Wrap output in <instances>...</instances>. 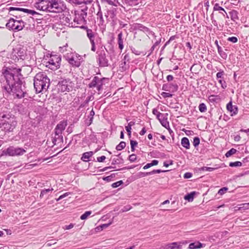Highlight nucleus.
Listing matches in <instances>:
<instances>
[{
	"mask_svg": "<svg viewBox=\"0 0 249 249\" xmlns=\"http://www.w3.org/2000/svg\"><path fill=\"white\" fill-rule=\"evenodd\" d=\"M181 247V246L178 245V243L173 242L171 244L167 245L166 246V249H179Z\"/></svg>",
	"mask_w": 249,
	"mask_h": 249,
	"instance_id": "nucleus-27",
	"label": "nucleus"
},
{
	"mask_svg": "<svg viewBox=\"0 0 249 249\" xmlns=\"http://www.w3.org/2000/svg\"><path fill=\"white\" fill-rule=\"evenodd\" d=\"M227 40L229 41H231L232 43H236L237 42L238 39L236 37L232 36L228 37Z\"/></svg>",
	"mask_w": 249,
	"mask_h": 249,
	"instance_id": "nucleus-49",
	"label": "nucleus"
},
{
	"mask_svg": "<svg viewBox=\"0 0 249 249\" xmlns=\"http://www.w3.org/2000/svg\"><path fill=\"white\" fill-rule=\"evenodd\" d=\"M161 94L164 98L172 97L173 96V95L169 92H163Z\"/></svg>",
	"mask_w": 249,
	"mask_h": 249,
	"instance_id": "nucleus-50",
	"label": "nucleus"
},
{
	"mask_svg": "<svg viewBox=\"0 0 249 249\" xmlns=\"http://www.w3.org/2000/svg\"><path fill=\"white\" fill-rule=\"evenodd\" d=\"M227 109L230 111L231 112H232L233 114H236L238 111V108L236 106H233L231 102H230L227 105Z\"/></svg>",
	"mask_w": 249,
	"mask_h": 249,
	"instance_id": "nucleus-20",
	"label": "nucleus"
},
{
	"mask_svg": "<svg viewBox=\"0 0 249 249\" xmlns=\"http://www.w3.org/2000/svg\"><path fill=\"white\" fill-rule=\"evenodd\" d=\"M49 12L53 13L61 12L65 9L63 2L58 0H51Z\"/></svg>",
	"mask_w": 249,
	"mask_h": 249,
	"instance_id": "nucleus-12",
	"label": "nucleus"
},
{
	"mask_svg": "<svg viewBox=\"0 0 249 249\" xmlns=\"http://www.w3.org/2000/svg\"><path fill=\"white\" fill-rule=\"evenodd\" d=\"M123 34L120 33L118 35V44L119 45V48L121 50H122L124 48L123 45V39L122 38Z\"/></svg>",
	"mask_w": 249,
	"mask_h": 249,
	"instance_id": "nucleus-28",
	"label": "nucleus"
},
{
	"mask_svg": "<svg viewBox=\"0 0 249 249\" xmlns=\"http://www.w3.org/2000/svg\"><path fill=\"white\" fill-rule=\"evenodd\" d=\"M218 82L221 85L222 87L224 89L225 87H224V84H225V81L222 79H220L218 80Z\"/></svg>",
	"mask_w": 249,
	"mask_h": 249,
	"instance_id": "nucleus-62",
	"label": "nucleus"
},
{
	"mask_svg": "<svg viewBox=\"0 0 249 249\" xmlns=\"http://www.w3.org/2000/svg\"><path fill=\"white\" fill-rule=\"evenodd\" d=\"M14 10L22 11L24 13H26L28 14H31L32 15H34L36 13V12L34 10H29V9H24V8H16V7H11L9 8L10 11H14Z\"/></svg>",
	"mask_w": 249,
	"mask_h": 249,
	"instance_id": "nucleus-17",
	"label": "nucleus"
},
{
	"mask_svg": "<svg viewBox=\"0 0 249 249\" xmlns=\"http://www.w3.org/2000/svg\"><path fill=\"white\" fill-rule=\"evenodd\" d=\"M204 247V244H202L201 243L199 242V241L192 243L190 244L189 246V249H200L201 248H203Z\"/></svg>",
	"mask_w": 249,
	"mask_h": 249,
	"instance_id": "nucleus-19",
	"label": "nucleus"
},
{
	"mask_svg": "<svg viewBox=\"0 0 249 249\" xmlns=\"http://www.w3.org/2000/svg\"><path fill=\"white\" fill-rule=\"evenodd\" d=\"M67 125V121H61L58 124H57L55 129L54 133L55 136L53 140V142L54 144H56V142L57 140L62 142L63 141V136H62V132L65 130L66 126Z\"/></svg>",
	"mask_w": 249,
	"mask_h": 249,
	"instance_id": "nucleus-5",
	"label": "nucleus"
},
{
	"mask_svg": "<svg viewBox=\"0 0 249 249\" xmlns=\"http://www.w3.org/2000/svg\"><path fill=\"white\" fill-rule=\"evenodd\" d=\"M157 119L160 122L162 125L164 126L165 127H166L167 126L169 125V123L167 122V119L165 117V114L162 113V116H160L159 118H158Z\"/></svg>",
	"mask_w": 249,
	"mask_h": 249,
	"instance_id": "nucleus-23",
	"label": "nucleus"
},
{
	"mask_svg": "<svg viewBox=\"0 0 249 249\" xmlns=\"http://www.w3.org/2000/svg\"><path fill=\"white\" fill-rule=\"evenodd\" d=\"M74 225L73 224H70L69 225L66 226L65 229L66 230H70L73 227Z\"/></svg>",
	"mask_w": 249,
	"mask_h": 249,
	"instance_id": "nucleus-60",
	"label": "nucleus"
},
{
	"mask_svg": "<svg viewBox=\"0 0 249 249\" xmlns=\"http://www.w3.org/2000/svg\"><path fill=\"white\" fill-rule=\"evenodd\" d=\"M93 154V152L92 151L85 152L83 154L81 159L84 161H88L89 160V158L91 157Z\"/></svg>",
	"mask_w": 249,
	"mask_h": 249,
	"instance_id": "nucleus-26",
	"label": "nucleus"
},
{
	"mask_svg": "<svg viewBox=\"0 0 249 249\" xmlns=\"http://www.w3.org/2000/svg\"><path fill=\"white\" fill-rule=\"evenodd\" d=\"M241 139V137L239 135H236L234 137V140L235 141H239Z\"/></svg>",
	"mask_w": 249,
	"mask_h": 249,
	"instance_id": "nucleus-64",
	"label": "nucleus"
},
{
	"mask_svg": "<svg viewBox=\"0 0 249 249\" xmlns=\"http://www.w3.org/2000/svg\"><path fill=\"white\" fill-rule=\"evenodd\" d=\"M106 80V79L105 78H99V77H98L97 82H98V83H99V88H101V90H102L103 86L104 84V81Z\"/></svg>",
	"mask_w": 249,
	"mask_h": 249,
	"instance_id": "nucleus-37",
	"label": "nucleus"
},
{
	"mask_svg": "<svg viewBox=\"0 0 249 249\" xmlns=\"http://www.w3.org/2000/svg\"><path fill=\"white\" fill-rule=\"evenodd\" d=\"M69 1L72 3L79 5L82 3L90 4L92 2V0H69Z\"/></svg>",
	"mask_w": 249,
	"mask_h": 249,
	"instance_id": "nucleus-21",
	"label": "nucleus"
},
{
	"mask_svg": "<svg viewBox=\"0 0 249 249\" xmlns=\"http://www.w3.org/2000/svg\"><path fill=\"white\" fill-rule=\"evenodd\" d=\"M224 74V72L223 71H219L217 73L216 77L217 78H221L223 77Z\"/></svg>",
	"mask_w": 249,
	"mask_h": 249,
	"instance_id": "nucleus-57",
	"label": "nucleus"
},
{
	"mask_svg": "<svg viewBox=\"0 0 249 249\" xmlns=\"http://www.w3.org/2000/svg\"><path fill=\"white\" fill-rule=\"evenodd\" d=\"M215 44H216L217 47L218 53L219 55L224 59H226L227 58V55L222 49L221 47L218 45L217 40L215 41Z\"/></svg>",
	"mask_w": 249,
	"mask_h": 249,
	"instance_id": "nucleus-22",
	"label": "nucleus"
},
{
	"mask_svg": "<svg viewBox=\"0 0 249 249\" xmlns=\"http://www.w3.org/2000/svg\"><path fill=\"white\" fill-rule=\"evenodd\" d=\"M125 129H126V130L127 131V132L128 133V135L130 137L131 136V128L129 126H125Z\"/></svg>",
	"mask_w": 249,
	"mask_h": 249,
	"instance_id": "nucleus-59",
	"label": "nucleus"
},
{
	"mask_svg": "<svg viewBox=\"0 0 249 249\" xmlns=\"http://www.w3.org/2000/svg\"><path fill=\"white\" fill-rule=\"evenodd\" d=\"M138 144V142L136 141L130 140V145L131 151H134L135 150V147Z\"/></svg>",
	"mask_w": 249,
	"mask_h": 249,
	"instance_id": "nucleus-45",
	"label": "nucleus"
},
{
	"mask_svg": "<svg viewBox=\"0 0 249 249\" xmlns=\"http://www.w3.org/2000/svg\"><path fill=\"white\" fill-rule=\"evenodd\" d=\"M228 188L227 187H223L220 189L218 192V194L222 195H223L227 191H228Z\"/></svg>",
	"mask_w": 249,
	"mask_h": 249,
	"instance_id": "nucleus-48",
	"label": "nucleus"
},
{
	"mask_svg": "<svg viewBox=\"0 0 249 249\" xmlns=\"http://www.w3.org/2000/svg\"><path fill=\"white\" fill-rule=\"evenodd\" d=\"M183 177L185 178H189L192 177V174L190 172H186Z\"/></svg>",
	"mask_w": 249,
	"mask_h": 249,
	"instance_id": "nucleus-56",
	"label": "nucleus"
},
{
	"mask_svg": "<svg viewBox=\"0 0 249 249\" xmlns=\"http://www.w3.org/2000/svg\"><path fill=\"white\" fill-rule=\"evenodd\" d=\"M106 159V157L105 156H102L101 157H98L97 158V161L98 162H103L105 159Z\"/></svg>",
	"mask_w": 249,
	"mask_h": 249,
	"instance_id": "nucleus-55",
	"label": "nucleus"
},
{
	"mask_svg": "<svg viewBox=\"0 0 249 249\" xmlns=\"http://www.w3.org/2000/svg\"><path fill=\"white\" fill-rule=\"evenodd\" d=\"M81 56L76 53H71L66 56V59L72 66L78 67L81 65Z\"/></svg>",
	"mask_w": 249,
	"mask_h": 249,
	"instance_id": "nucleus-13",
	"label": "nucleus"
},
{
	"mask_svg": "<svg viewBox=\"0 0 249 249\" xmlns=\"http://www.w3.org/2000/svg\"><path fill=\"white\" fill-rule=\"evenodd\" d=\"M112 224V221L111 222H109L108 223H107V224H102L99 226L98 227V229H101V230H103L104 229H105L107 227H108L109 226H110L111 224Z\"/></svg>",
	"mask_w": 249,
	"mask_h": 249,
	"instance_id": "nucleus-47",
	"label": "nucleus"
},
{
	"mask_svg": "<svg viewBox=\"0 0 249 249\" xmlns=\"http://www.w3.org/2000/svg\"><path fill=\"white\" fill-rule=\"evenodd\" d=\"M87 35L91 44V50L93 52L96 51V45L100 43L101 39L97 34L94 33L91 29L87 30Z\"/></svg>",
	"mask_w": 249,
	"mask_h": 249,
	"instance_id": "nucleus-10",
	"label": "nucleus"
},
{
	"mask_svg": "<svg viewBox=\"0 0 249 249\" xmlns=\"http://www.w3.org/2000/svg\"><path fill=\"white\" fill-rule=\"evenodd\" d=\"M25 152V150L22 148L10 146L3 150L2 155L9 156H20L22 155Z\"/></svg>",
	"mask_w": 249,
	"mask_h": 249,
	"instance_id": "nucleus-11",
	"label": "nucleus"
},
{
	"mask_svg": "<svg viewBox=\"0 0 249 249\" xmlns=\"http://www.w3.org/2000/svg\"><path fill=\"white\" fill-rule=\"evenodd\" d=\"M98 76H94L91 81L89 84V88H94L96 87V84H97Z\"/></svg>",
	"mask_w": 249,
	"mask_h": 249,
	"instance_id": "nucleus-31",
	"label": "nucleus"
},
{
	"mask_svg": "<svg viewBox=\"0 0 249 249\" xmlns=\"http://www.w3.org/2000/svg\"><path fill=\"white\" fill-rule=\"evenodd\" d=\"M166 78H167V80L169 82V81H171L173 80L174 78H173V76L172 75H168L167 76Z\"/></svg>",
	"mask_w": 249,
	"mask_h": 249,
	"instance_id": "nucleus-61",
	"label": "nucleus"
},
{
	"mask_svg": "<svg viewBox=\"0 0 249 249\" xmlns=\"http://www.w3.org/2000/svg\"><path fill=\"white\" fill-rule=\"evenodd\" d=\"M239 209L241 210H248L249 209V207L248 206V205L247 203H243L240 205Z\"/></svg>",
	"mask_w": 249,
	"mask_h": 249,
	"instance_id": "nucleus-51",
	"label": "nucleus"
},
{
	"mask_svg": "<svg viewBox=\"0 0 249 249\" xmlns=\"http://www.w3.org/2000/svg\"><path fill=\"white\" fill-rule=\"evenodd\" d=\"M87 7L84 9L77 10L75 11V17L73 21L77 24L83 25L86 23L85 18L87 16Z\"/></svg>",
	"mask_w": 249,
	"mask_h": 249,
	"instance_id": "nucleus-6",
	"label": "nucleus"
},
{
	"mask_svg": "<svg viewBox=\"0 0 249 249\" xmlns=\"http://www.w3.org/2000/svg\"><path fill=\"white\" fill-rule=\"evenodd\" d=\"M126 145V143L124 142H121L120 143L116 146V149L118 151H120L123 149Z\"/></svg>",
	"mask_w": 249,
	"mask_h": 249,
	"instance_id": "nucleus-34",
	"label": "nucleus"
},
{
	"mask_svg": "<svg viewBox=\"0 0 249 249\" xmlns=\"http://www.w3.org/2000/svg\"><path fill=\"white\" fill-rule=\"evenodd\" d=\"M102 2H106L108 4L117 6V4L118 3V1H116L115 0H101Z\"/></svg>",
	"mask_w": 249,
	"mask_h": 249,
	"instance_id": "nucleus-33",
	"label": "nucleus"
},
{
	"mask_svg": "<svg viewBox=\"0 0 249 249\" xmlns=\"http://www.w3.org/2000/svg\"><path fill=\"white\" fill-rule=\"evenodd\" d=\"M214 11H219V13L224 17L229 18V16L223 8L220 6L219 4L215 3L213 6Z\"/></svg>",
	"mask_w": 249,
	"mask_h": 249,
	"instance_id": "nucleus-18",
	"label": "nucleus"
},
{
	"mask_svg": "<svg viewBox=\"0 0 249 249\" xmlns=\"http://www.w3.org/2000/svg\"><path fill=\"white\" fill-rule=\"evenodd\" d=\"M146 133V129L145 127L142 128V130L140 132L141 135H143Z\"/></svg>",
	"mask_w": 249,
	"mask_h": 249,
	"instance_id": "nucleus-63",
	"label": "nucleus"
},
{
	"mask_svg": "<svg viewBox=\"0 0 249 249\" xmlns=\"http://www.w3.org/2000/svg\"><path fill=\"white\" fill-rule=\"evenodd\" d=\"M131 207L130 206H126L123 207V208L121 210L122 212H127L131 209Z\"/></svg>",
	"mask_w": 249,
	"mask_h": 249,
	"instance_id": "nucleus-53",
	"label": "nucleus"
},
{
	"mask_svg": "<svg viewBox=\"0 0 249 249\" xmlns=\"http://www.w3.org/2000/svg\"><path fill=\"white\" fill-rule=\"evenodd\" d=\"M6 26L10 30L18 31L21 30L24 27V23L22 20H15L14 18H11L6 23Z\"/></svg>",
	"mask_w": 249,
	"mask_h": 249,
	"instance_id": "nucleus-7",
	"label": "nucleus"
},
{
	"mask_svg": "<svg viewBox=\"0 0 249 249\" xmlns=\"http://www.w3.org/2000/svg\"><path fill=\"white\" fill-rule=\"evenodd\" d=\"M115 176L116 174H112L110 176L103 178V179L107 182L111 181L113 180V178H115Z\"/></svg>",
	"mask_w": 249,
	"mask_h": 249,
	"instance_id": "nucleus-36",
	"label": "nucleus"
},
{
	"mask_svg": "<svg viewBox=\"0 0 249 249\" xmlns=\"http://www.w3.org/2000/svg\"><path fill=\"white\" fill-rule=\"evenodd\" d=\"M155 173L156 172H140L139 173V175H137V177L135 178V179L137 178H142V177H145L146 176H147L148 175H151V174Z\"/></svg>",
	"mask_w": 249,
	"mask_h": 249,
	"instance_id": "nucleus-35",
	"label": "nucleus"
},
{
	"mask_svg": "<svg viewBox=\"0 0 249 249\" xmlns=\"http://www.w3.org/2000/svg\"><path fill=\"white\" fill-rule=\"evenodd\" d=\"M236 150L234 148H231L225 154L227 157H229L233 154H234L236 152Z\"/></svg>",
	"mask_w": 249,
	"mask_h": 249,
	"instance_id": "nucleus-41",
	"label": "nucleus"
},
{
	"mask_svg": "<svg viewBox=\"0 0 249 249\" xmlns=\"http://www.w3.org/2000/svg\"><path fill=\"white\" fill-rule=\"evenodd\" d=\"M34 88L36 93L46 91L50 84V79L43 72L37 73L34 77Z\"/></svg>",
	"mask_w": 249,
	"mask_h": 249,
	"instance_id": "nucleus-2",
	"label": "nucleus"
},
{
	"mask_svg": "<svg viewBox=\"0 0 249 249\" xmlns=\"http://www.w3.org/2000/svg\"><path fill=\"white\" fill-rule=\"evenodd\" d=\"M199 110L201 112H204L207 110V107L205 104L201 103L199 105Z\"/></svg>",
	"mask_w": 249,
	"mask_h": 249,
	"instance_id": "nucleus-40",
	"label": "nucleus"
},
{
	"mask_svg": "<svg viewBox=\"0 0 249 249\" xmlns=\"http://www.w3.org/2000/svg\"><path fill=\"white\" fill-rule=\"evenodd\" d=\"M158 163V161L157 160H153L152 161L151 163H147L143 167V169H147L149 168V167L157 165Z\"/></svg>",
	"mask_w": 249,
	"mask_h": 249,
	"instance_id": "nucleus-32",
	"label": "nucleus"
},
{
	"mask_svg": "<svg viewBox=\"0 0 249 249\" xmlns=\"http://www.w3.org/2000/svg\"><path fill=\"white\" fill-rule=\"evenodd\" d=\"M17 125L15 119L8 113L0 114V128L5 132L13 131Z\"/></svg>",
	"mask_w": 249,
	"mask_h": 249,
	"instance_id": "nucleus-3",
	"label": "nucleus"
},
{
	"mask_svg": "<svg viewBox=\"0 0 249 249\" xmlns=\"http://www.w3.org/2000/svg\"><path fill=\"white\" fill-rule=\"evenodd\" d=\"M53 190V188L42 190L40 194V197L42 198L45 194L48 193L50 191H52Z\"/></svg>",
	"mask_w": 249,
	"mask_h": 249,
	"instance_id": "nucleus-38",
	"label": "nucleus"
},
{
	"mask_svg": "<svg viewBox=\"0 0 249 249\" xmlns=\"http://www.w3.org/2000/svg\"><path fill=\"white\" fill-rule=\"evenodd\" d=\"M96 53L97 62L99 66L101 67L108 66V60L107 56L106 51L101 48V49L98 51Z\"/></svg>",
	"mask_w": 249,
	"mask_h": 249,
	"instance_id": "nucleus-9",
	"label": "nucleus"
},
{
	"mask_svg": "<svg viewBox=\"0 0 249 249\" xmlns=\"http://www.w3.org/2000/svg\"><path fill=\"white\" fill-rule=\"evenodd\" d=\"M136 156L135 154H132L131 155L129 156V160L131 161H134L136 160Z\"/></svg>",
	"mask_w": 249,
	"mask_h": 249,
	"instance_id": "nucleus-54",
	"label": "nucleus"
},
{
	"mask_svg": "<svg viewBox=\"0 0 249 249\" xmlns=\"http://www.w3.org/2000/svg\"><path fill=\"white\" fill-rule=\"evenodd\" d=\"M17 52H15L16 54L17 57L18 58V59H20L21 60H24L26 55V50L21 47H19L17 49Z\"/></svg>",
	"mask_w": 249,
	"mask_h": 249,
	"instance_id": "nucleus-16",
	"label": "nucleus"
},
{
	"mask_svg": "<svg viewBox=\"0 0 249 249\" xmlns=\"http://www.w3.org/2000/svg\"><path fill=\"white\" fill-rule=\"evenodd\" d=\"M242 163L240 161L231 162L229 164V166L231 167H236L241 166Z\"/></svg>",
	"mask_w": 249,
	"mask_h": 249,
	"instance_id": "nucleus-42",
	"label": "nucleus"
},
{
	"mask_svg": "<svg viewBox=\"0 0 249 249\" xmlns=\"http://www.w3.org/2000/svg\"><path fill=\"white\" fill-rule=\"evenodd\" d=\"M181 144L183 147L186 149L190 148V142L189 139L186 137H183L181 141Z\"/></svg>",
	"mask_w": 249,
	"mask_h": 249,
	"instance_id": "nucleus-25",
	"label": "nucleus"
},
{
	"mask_svg": "<svg viewBox=\"0 0 249 249\" xmlns=\"http://www.w3.org/2000/svg\"><path fill=\"white\" fill-rule=\"evenodd\" d=\"M195 194V192H192L189 194H188L185 196L184 199L186 200H188L189 202H192L194 199Z\"/></svg>",
	"mask_w": 249,
	"mask_h": 249,
	"instance_id": "nucleus-30",
	"label": "nucleus"
},
{
	"mask_svg": "<svg viewBox=\"0 0 249 249\" xmlns=\"http://www.w3.org/2000/svg\"><path fill=\"white\" fill-rule=\"evenodd\" d=\"M69 194H70V193L67 192V193H66L62 195H61L59 197V198L57 199V201H58V200H60V199H62L63 198H64L65 197L68 196Z\"/></svg>",
	"mask_w": 249,
	"mask_h": 249,
	"instance_id": "nucleus-58",
	"label": "nucleus"
},
{
	"mask_svg": "<svg viewBox=\"0 0 249 249\" xmlns=\"http://www.w3.org/2000/svg\"><path fill=\"white\" fill-rule=\"evenodd\" d=\"M57 86L61 92H69L72 90L74 83L70 79H63L59 81Z\"/></svg>",
	"mask_w": 249,
	"mask_h": 249,
	"instance_id": "nucleus-8",
	"label": "nucleus"
},
{
	"mask_svg": "<svg viewBox=\"0 0 249 249\" xmlns=\"http://www.w3.org/2000/svg\"><path fill=\"white\" fill-rule=\"evenodd\" d=\"M91 213V211H86L84 214L81 215L80 219L81 220H85L90 215Z\"/></svg>",
	"mask_w": 249,
	"mask_h": 249,
	"instance_id": "nucleus-39",
	"label": "nucleus"
},
{
	"mask_svg": "<svg viewBox=\"0 0 249 249\" xmlns=\"http://www.w3.org/2000/svg\"><path fill=\"white\" fill-rule=\"evenodd\" d=\"M123 184V181L122 180H120L118 181H117L116 182H114L111 184V187L113 188H117L122 184Z\"/></svg>",
	"mask_w": 249,
	"mask_h": 249,
	"instance_id": "nucleus-44",
	"label": "nucleus"
},
{
	"mask_svg": "<svg viewBox=\"0 0 249 249\" xmlns=\"http://www.w3.org/2000/svg\"><path fill=\"white\" fill-rule=\"evenodd\" d=\"M50 0H41L36 3L35 6L36 9L39 10L49 12V9L50 8Z\"/></svg>",
	"mask_w": 249,
	"mask_h": 249,
	"instance_id": "nucleus-14",
	"label": "nucleus"
},
{
	"mask_svg": "<svg viewBox=\"0 0 249 249\" xmlns=\"http://www.w3.org/2000/svg\"><path fill=\"white\" fill-rule=\"evenodd\" d=\"M97 21L99 22V24L102 25L104 23V20L103 19L102 13L101 11L100 8H99V11L97 14Z\"/></svg>",
	"mask_w": 249,
	"mask_h": 249,
	"instance_id": "nucleus-29",
	"label": "nucleus"
},
{
	"mask_svg": "<svg viewBox=\"0 0 249 249\" xmlns=\"http://www.w3.org/2000/svg\"><path fill=\"white\" fill-rule=\"evenodd\" d=\"M45 59L46 66L50 69L55 70L59 68L61 61V58L59 55H50V57L46 55Z\"/></svg>",
	"mask_w": 249,
	"mask_h": 249,
	"instance_id": "nucleus-4",
	"label": "nucleus"
},
{
	"mask_svg": "<svg viewBox=\"0 0 249 249\" xmlns=\"http://www.w3.org/2000/svg\"><path fill=\"white\" fill-rule=\"evenodd\" d=\"M178 88L176 83H171L163 85L162 89L170 92H174L178 90Z\"/></svg>",
	"mask_w": 249,
	"mask_h": 249,
	"instance_id": "nucleus-15",
	"label": "nucleus"
},
{
	"mask_svg": "<svg viewBox=\"0 0 249 249\" xmlns=\"http://www.w3.org/2000/svg\"><path fill=\"white\" fill-rule=\"evenodd\" d=\"M94 114H95L94 111H93V109H92L90 112L89 116V117H90V119H89L90 124H91L92 121V120L93 118V116L94 115Z\"/></svg>",
	"mask_w": 249,
	"mask_h": 249,
	"instance_id": "nucleus-52",
	"label": "nucleus"
},
{
	"mask_svg": "<svg viewBox=\"0 0 249 249\" xmlns=\"http://www.w3.org/2000/svg\"><path fill=\"white\" fill-rule=\"evenodd\" d=\"M231 19L233 21L238 20V13L237 11L232 10L229 12Z\"/></svg>",
	"mask_w": 249,
	"mask_h": 249,
	"instance_id": "nucleus-24",
	"label": "nucleus"
},
{
	"mask_svg": "<svg viewBox=\"0 0 249 249\" xmlns=\"http://www.w3.org/2000/svg\"><path fill=\"white\" fill-rule=\"evenodd\" d=\"M152 113L153 114L156 115L157 118H159L160 116H162V113H160L156 108L153 109Z\"/></svg>",
	"mask_w": 249,
	"mask_h": 249,
	"instance_id": "nucleus-46",
	"label": "nucleus"
},
{
	"mask_svg": "<svg viewBox=\"0 0 249 249\" xmlns=\"http://www.w3.org/2000/svg\"><path fill=\"white\" fill-rule=\"evenodd\" d=\"M20 70L15 67H4L1 70L0 86L5 92L12 94L14 97L21 98L26 93L19 77Z\"/></svg>",
	"mask_w": 249,
	"mask_h": 249,
	"instance_id": "nucleus-1",
	"label": "nucleus"
},
{
	"mask_svg": "<svg viewBox=\"0 0 249 249\" xmlns=\"http://www.w3.org/2000/svg\"><path fill=\"white\" fill-rule=\"evenodd\" d=\"M193 145L195 147H196L200 143L199 138L197 137H195L193 140Z\"/></svg>",
	"mask_w": 249,
	"mask_h": 249,
	"instance_id": "nucleus-43",
	"label": "nucleus"
}]
</instances>
